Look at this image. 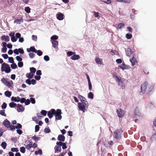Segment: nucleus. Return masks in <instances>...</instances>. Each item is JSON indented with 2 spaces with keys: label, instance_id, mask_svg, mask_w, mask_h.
I'll list each match as a JSON object with an SVG mask.
<instances>
[{
  "label": "nucleus",
  "instance_id": "obj_1",
  "mask_svg": "<svg viewBox=\"0 0 156 156\" xmlns=\"http://www.w3.org/2000/svg\"><path fill=\"white\" fill-rule=\"evenodd\" d=\"M123 132L121 129H116L113 133V137L116 139L120 138Z\"/></svg>",
  "mask_w": 156,
  "mask_h": 156
},
{
  "label": "nucleus",
  "instance_id": "obj_2",
  "mask_svg": "<svg viewBox=\"0 0 156 156\" xmlns=\"http://www.w3.org/2000/svg\"><path fill=\"white\" fill-rule=\"evenodd\" d=\"M2 72L5 71L6 73H9L11 71V69L9 65L5 62L3 63L2 65L1 68Z\"/></svg>",
  "mask_w": 156,
  "mask_h": 156
},
{
  "label": "nucleus",
  "instance_id": "obj_3",
  "mask_svg": "<svg viewBox=\"0 0 156 156\" xmlns=\"http://www.w3.org/2000/svg\"><path fill=\"white\" fill-rule=\"evenodd\" d=\"M147 82L143 83L141 86V91L140 92V95L144 94L145 92L147 87Z\"/></svg>",
  "mask_w": 156,
  "mask_h": 156
},
{
  "label": "nucleus",
  "instance_id": "obj_4",
  "mask_svg": "<svg viewBox=\"0 0 156 156\" xmlns=\"http://www.w3.org/2000/svg\"><path fill=\"white\" fill-rule=\"evenodd\" d=\"M62 113L61 110L60 109H57L56 111L55 110V120H59L62 119Z\"/></svg>",
  "mask_w": 156,
  "mask_h": 156
},
{
  "label": "nucleus",
  "instance_id": "obj_5",
  "mask_svg": "<svg viewBox=\"0 0 156 156\" xmlns=\"http://www.w3.org/2000/svg\"><path fill=\"white\" fill-rule=\"evenodd\" d=\"M79 98L81 100V101L82 102V103L83 104L86 106V107H88V102L86 101V99L83 96L81 95H79Z\"/></svg>",
  "mask_w": 156,
  "mask_h": 156
},
{
  "label": "nucleus",
  "instance_id": "obj_6",
  "mask_svg": "<svg viewBox=\"0 0 156 156\" xmlns=\"http://www.w3.org/2000/svg\"><path fill=\"white\" fill-rule=\"evenodd\" d=\"M117 115L119 118H122L125 115V112L121 109H118L117 111Z\"/></svg>",
  "mask_w": 156,
  "mask_h": 156
},
{
  "label": "nucleus",
  "instance_id": "obj_7",
  "mask_svg": "<svg viewBox=\"0 0 156 156\" xmlns=\"http://www.w3.org/2000/svg\"><path fill=\"white\" fill-rule=\"evenodd\" d=\"M86 107V106L80 102L78 103V107L79 108L81 111H83V112H85Z\"/></svg>",
  "mask_w": 156,
  "mask_h": 156
},
{
  "label": "nucleus",
  "instance_id": "obj_8",
  "mask_svg": "<svg viewBox=\"0 0 156 156\" xmlns=\"http://www.w3.org/2000/svg\"><path fill=\"white\" fill-rule=\"evenodd\" d=\"M55 110L54 109H51L50 111L48 112V115L49 118H51L53 116V115H55Z\"/></svg>",
  "mask_w": 156,
  "mask_h": 156
},
{
  "label": "nucleus",
  "instance_id": "obj_9",
  "mask_svg": "<svg viewBox=\"0 0 156 156\" xmlns=\"http://www.w3.org/2000/svg\"><path fill=\"white\" fill-rule=\"evenodd\" d=\"M139 110L137 107H136L135 110L134 112V116L135 118H139L140 115Z\"/></svg>",
  "mask_w": 156,
  "mask_h": 156
},
{
  "label": "nucleus",
  "instance_id": "obj_10",
  "mask_svg": "<svg viewBox=\"0 0 156 156\" xmlns=\"http://www.w3.org/2000/svg\"><path fill=\"white\" fill-rule=\"evenodd\" d=\"M23 22V20L22 16H20V17H17L16 20L14 21V23H16L17 24H20L21 23Z\"/></svg>",
  "mask_w": 156,
  "mask_h": 156
},
{
  "label": "nucleus",
  "instance_id": "obj_11",
  "mask_svg": "<svg viewBox=\"0 0 156 156\" xmlns=\"http://www.w3.org/2000/svg\"><path fill=\"white\" fill-rule=\"evenodd\" d=\"M126 54V55L130 57L132 54L133 52L131 49L130 48H128L125 49Z\"/></svg>",
  "mask_w": 156,
  "mask_h": 156
},
{
  "label": "nucleus",
  "instance_id": "obj_12",
  "mask_svg": "<svg viewBox=\"0 0 156 156\" xmlns=\"http://www.w3.org/2000/svg\"><path fill=\"white\" fill-rule=\"evenodd\" d=\"M24 110V108L23 107V106L19 104L17 105V110L18 112H23Z\"/></svg>",
  "mask_w": 156,
  "mask_h": 156
},
{
  "label": "nucleus",
  "instance_id": "obj_13",
  "mask_svg": "<svg viewBox=\"0 0 156 156\" xmlns=\"http://www.w3.org/2000/svg\"><path fill=\"white\" fill-rule=\"evenodd\" d=\"M112 76L114 79L115 80L116 82L119 81L120 79H121V77L119 76H118L115 73H114L112 74Z\"/></svg>",
  "mask_w": 156,
  "mask_h": 156
},
{
  "label": "nucleus",
  "instance_id": "obj_14",
  "mask_svg": "<svg viewBox=\"0 0 156 156\" xmlns=\"http://www.w3.org/2000/svg\"><path fill=\"white\" fill-rule=\"evenodd\" d=\"M135 55H134L132 58L130 59V61L131 63L132 66H134L135 64L137 62L136 59L134 57Z\"/></svg>",
  "mask_w": 156,
  "mask_h": 156
},
{
  "label": "nucleus",
  "instance_id": "obj_15",
  "mask_svg": "<svg viewBox=\"0 0 156 156\" xmlns=\"http://www.w3.org/2000/svg\"><path fill=\"white\" fill-rule=\"evenodd\" d=\"M3 125L6 127L8 128L10 125V122L7 119L5 120L3 122Z\"/></svg>",
  "mask_w": 156,
  "mask_h": 156
},
{
  "label": "nucleus",
  "instance_id": "obj_16",
  "mask_svg": "<svg viewBox=\"0 0 156 156\" xmlns=\"http://www.w3.org/2000/svg\"><path fill=\"white\" fill-rule=\"evenodd\" d=\"M27 51L28 52H30V51L34 52L36 53V49L34 47H31L30 48H27Z\"/></svg>",
  "mask_w": 156,
  "mask_h": 156
},
{
  "label": "nucleus",
  "instance_id": "obj_17",
  "mask_svg": "<svg viewBox=\"0 0 156 156\" xmlns=\"http://www.w3.org/2000/svg\"><path fill=\"white\" fill-rule=\"evenodd\" d=\"M136 11L134 9H132V12L130 14V17L132 19H134L135 18V16L136 14Z\"/></svg>",
  "mask_w": 156,
  "mask_h": 156
},
{
  "label": "nucleus",
  "instance_id": "obj_18",
  "mask_svg": "<svg viewBox=\"0 0 156 156\" xmlns=\"http://www.w3.org/2000/svg\"><path fill=\"white\" fill-rule=\"evenodd\" d=\"M65 137L62 135H58V140L60 141H64L65 140Z\"/></svg>",
  "mask_w": 156,
  "mask_h": 156
},
{
  "label": "nucleus",
  "instance_id": "obj_19",
  "mask_svg": "<svg viewBox=\"0 0 156 156\" xmlns=\"http://www.w3.org/2000/svg\"><path fill=\"white\" fill-rule=\"evenodd\" d=\"M1 39L2 40H5L6 42H8L9 41V37L8 36L4 35L1 37Z\"/></svg>",
  "mask_w": 156,
  "mask_h": 156
},
{
  "label": "nucleus",
  "instance_id": "obj_20",
  "mask_svg": "<svg viewBox=\"0 0 156 156\" xmlns=\"http://www.w3.org/2000/svg\"><path fill=\"white\" fill-rule=\"evenodd\" d=\"M80 56L79 55L76 54L74 55L71 57V59L73 60H78L80 58Z\"/></svg>",
  "mask_w": 156,
  "mask_h": 156
},
{
  "label": "nucleus",
  "instance_id": "obj_21",
  "mask_svg": "<svg viewBox=\"0 0 156 156\" xmlns=\"http://www.w3.org/2000/svg\"><path fill=\"white\" fill-rule=\"evenodd\" d=\"M151 142L156 141V133H154L151 136Z\"/></svg>",
  "mask_w": 156,
  "mask_h": 156
},
{
  "label": "nucleus",
  "instance_id": "obj_22",
  "mask_svg": "<svg viewBox=\"0 0 156 156\" xmlns=\"http://www.w3.org/2000/svg\"><path fill=\"white\" fill-rule=\"evenodd\" d=\"M12 101H14L15 102H18L20 101V98L19 97L14 98L13 97H12L11 98Z\"/></svg>",
  "mask_w": 156,
  "mask_h": 156
},
{
  "label": "nucleus",
  "instance_id": "obj_23",
  "mask_svg": "<svg viewBox=\"0 0 156 156\" xmlns=\"http://www.w3.org/2000/svg\"><path fill=\"white\" fill-rule=\"evenodd\" d=\"M52 44L53 47L55 48L56 47H58V42L56 41H52Z\"/></svg>",
  "mask_w": 156,
  "mask_h": 156
},
{
  "label": "nucleus",
  "instance_id": "obj_24",
  "mask_svg": "<svg viewBox=\"0 0 156 156\" xmlns=\"http://www.w3.org/2000/svg\"><path fill=\"white\" fill-rule=\"evenodd\" d=\"M55 152H60L61 151V147L59 146H55Z\"/></svg>",
  "mask_w": 156,
  "mask_h": 156
},
{
  "label": "nucleus",
  "instance_id": "obj_25",
  "mask_svg": "<svg viewBox=\"0 0 156 156\" xmlns=\"http://www.w3.org/2000/svg\"><path fill=\"white\" fill-rule=\"evenodd\" d=\"M63 14L60 13L58 14L57 18L59 20H62L63 19Z\"/></svg>",
  "mask_w": 156,
  "mask_h": 156
},
{
  "label": "nucleus",
  "instance_id": "obj_26",
  "mask_svg": "<svg viewBox=\"0 0 156 156\" xmlns=\"http://www.w3.org/2000/svg\"><path fill=\"white\" fill-rule=\"evenodd\" d=\"M96 62L98 64H101L102 61L101 59H100L99 58L97 57L95 59Z\"/></svg>",
  "mask_w": 156,
  "mask_h": 156
},
{
  "label": "nucleus",
  "instance_id": "obj_27",
  "mask_svg": "<svg viewBox=\"0 0 156 156\" xmlns=\"http://www.w3.org/2000/svg\"><path fill=\"white\" fill-rule=\"evenodd\" d=\"M124 27V24L122 23H119L118 26L116 27L117 29H121L122 27Z\"/></svg>",
  "mask_w": 156,
  "mask_h": 156
},
{
  "label": "nucleus",
  "instance_id": "obj_28",
  "mask_svg": "<svg viewBox=\"0 0 156 156\" xmlns=\"http://www.w3.org/2000/svg\"><path fill=\"white\" fill-rule=\"evenodd\" d=\"M41 155L42 154V151L41 149H39L37 151H36L35 152V155H37L38 154Z\"/></svg>",
  "mask_w": 156,
  "mask_h": 156
},
{
  "label": "nucleus",
  "instance_id": "obj_29",
  "mask_svg": "<svg viewBox=\"0 0 156 156\" xmlns=\"http://www.w3.org/2000/svg\"><path fill=\"white\" fill-rule=\"evenodd\" d=\"M5 94L6 97H9L11 95V93L10 92L7 91L5 92Z\"/></svg>",
  "mask_w": 156,
  "mask_h": 156
},
{
  "label": "nucleus",
  "instance_id": "obj_30",
  "mask_svg": "<svg viewBox=\"0 0 156 156\" xmlns=\"http://www.w3.org/2000/svg\"><path fill=\"white\" fill-rule=\"evenodd\" d=\"M88 97L89 98L93 99L94 98V94L93 93L90 92L88 94Z\"/></svg>",
  "mask_w": 156,
  "mask_h": 156
},
{
  "label": "nucleus",
  "instance_id": "obj_31",
  "mask_svg": "<svg viewBox=\"0 0 156 156\" xmlns=\"http://www.w3.org/2000/svg\"><path fill=\"white\" fill-rule=\"evenodd\" d=\"M5 85L9 87H11L13 85L12 81H11L9 82H7V83H6Z\"/></svg>",
  "mask_w": 156,
  "mask_h": 156
},
{
  "label": "nucleus",
  "instance_id": "obj_32",
  "mask_svg": "<svg viewBox=\"0 0 156 156\" xmlns=\"http://www.w3.org/2000/svg\"><path fill=\"white\" fill-rule=\"evenodd\" d=\"M58 38V37L56 35H53L51 37V39L53 41H56Z\"/></svg>",
  "mask_w": 156,
  "mask_h": 156
},
{
  "label": "nucleus",
  "instance_id": "obj_33",
  "mask_svg": "<svg viewBox=\"0 0 156 156\" xmlns=\"http://www.w3.org/2000/svg\"><path fill=\"white\" fill-rule=\"evenodd\" d=\"M117 82L118 83V85H119L121 86L122 87L123 86L124 83L123 82L122 80V78L121 79H120V80L119 81H119H118Z\"/></svg>",
  "mask_w": 156,
  "mask_h": 156
},
{
  "label": "nucleus",
  "instance_id": "obj_34",
  "mask_svg": "<svg viewBox=\"0 0 156 156\" xmlns=\"http://www.w3.org/2000/svg\"><path fill=\"white\" fill-rule=\"evenodd\" d=\"M16 105V104L13 102H12L9 104V106L11 108H14Z\"/></svg>",
  "mask_w": 156,
  "mask_h": 156
},
{
  "label": "nucleus",
  "instance_id": "obj_35",
  "mask_svg": "<svg viewBox=\"0 0 156 156\" xmlns=\"http://www.w3.org/2000/svg\"><path fill=\"white\" fill-rule=\"evenodd\" d=\"M1 146L4 149H5L7 146V144L5 142H3L1 145Z\"/></svg>",
  "mask_w": 156,
  "mask_h": 156
},
{
  "label": "nucleus",
  "instance_id": "obj_36",
  "mask_svg": "<svg viewBox=\"0 0 156 156\" xmlns=\"http://www.w3.org/2000/svg\"><path fill=\"white\" fill-rule=\"evenodd\" d=\"M12 64L11 65V68L13 69H15L17 68V66L16 63L14 62L12 63Z\"/></svg>",
  "mask_w": 156,
  "mask_h": 156
},
{
  "label": "nucleus",
  "instance_id": "obj_37",
  "mask_svg": "<svg viewBox=\"0 0 156 156\" xmlns=\"http://www.w3.org/2000/svg\"><path fill=\"white\" fill-rule=\"evenodd\" d=\"M120 67L122 69H126V66L124 63H122L120 66Z\"/></svg>",
  "mask_w": 156,
  "mask_h": 156
},
{
  "label": "nucleus",
  "instance_id": "obj_38",
  "mask_svg": "<svg viewBox=\"0 0 156 156\" xmlns=\"http://www.w3.org/2000/svg\"><path fill=\"white\" fill-rule=\"evenodd\" d=\"M30 70L31 72V73H34L36 71V69L34 67H31L30 68Z\"/></svg>",
  "mask_w": 156,
  "mask_h": 156
},
{
  "label": "nucleus",
  "instance_id": "obj_39",
  "mask_svg": "<svg viewBox=\"0 0 156 156\" xmlns=\"http://www.w3.org/2000/svg\"><path fill=\"white\" fill-rule=\"evenodd\" d=\"M132 37V35L131 34H127L126 35V38L128 39H130Z\"/></svg>",
  "mask_w": 156,
  "mask_h": 156
},
{
  "label": "nucleus",
  "instance_id": "obj_40",
  "mask_svg": "<svg viewBox=\"0 0 156 156\" xmlns=\"http://www.w3.org/2000/svg\"><path fill=\"white\" fill-rule=\"evenodd\" d=\"M30 9L29 7H25V10L27 13H29L30 12Z\"/></svg>",
  "mask_w": 156,
  "mask_h": 156
},
{
  "label": "nucleus",
  "instance_id": "obj_41",
  "mask_svg": "<svg viewBox=\"0 0 156 156\" xmlns=\"http://www.w3.org/2000/svg\"><path fill=\"white\" fill-rule=\"evenodd\" d=\"M26 148L27 150H29L32 147V146L29 144H27L26 145H25Z\"/></svg>",
  "mask_w": 156,
  "mask_h": 156
},
{
  "label": "nucleus",
  "instance_id": "obj_42",
  "mask_svg": "<svg viewBox=\"0 0 156 156\" xmlns=\"http://www.w3.org/2000/svg\"><path fill=\"white\" fill-rule=\"evenodd\" d=\"M34 76V74L32 73H30L27 76V77L29 79H31Z\"/></svg>",
  "mask_w": 156,
  "mask_h": 156
},
{
  "label": "nucleus",
  "instance_id": "obj_43",
  "mask_svg": "<svg viewBox=\"0 0 156 156\" xmlns=\"http://www.w3.org/2000/svg\"><path fill=\"white\" fill-rule=\"evenodd\" d=\"M36 53L37 55L39 56L42 55L43 54L42 52L40 50H38L37 51L36 50Z\"/></svg>",
  "mask_w": 156,
  "mask_h": 156
},
{
  "label": "nucleus",
  "instance_id": "obj_44",
  "mask_svg": "<svg viewBox=\"0 0 156 156\" xmlns=\"http://www.w3.org/2000/svg\"><path fill=\"white\" fill-rule=\"evenodd\" d=\"M20 151L23 153H24L25 152V148L24 147H22L20 148Z\"/></svg>",
  "mask_w": 156,
  "mask_h": 156
},
{
  "label": "nucleus",
  "instance_id": "obj_45",
  "mask_svg": "<svg viewBox=\"0 0 156 156\" xmlns=\"http://www.w3.org/2000/svg\"><path fill=\"white\" fill-rule=\"evenodd\" d=\"M8 60L9 62L13 63L14 62L13 58L12 57H9Z\"/></svg>",
  "mask_w": 156,
  "mask_h": 156
},
{
  "label": "nucleus",
  "instance_id": "obj_46",
  "mask_svg": "<svg viewBox=\"0 0 156 156\" xmlns=\"http://www.w3.org/2000/svg\"><path fill=\"white\" fill-rule=\"evenodd\" d=\"M32 138L34 141H37L39 140L40 137H37L36 136H34L32 137Z\"/></svg>",
  "mask_w": 156,
  "mask_h": 156
},
{
  "label": "nucleus",
  "instance_id": "obj_47",
  "mask_svg": "<svg viewBox=\"0 0 156 156\" xmlns=\"http://www.w3.org/2000/svg\"><path fill=\"white\" fill-rule=\"evenodd\" d=\"M11 151L12 152H18L19 150L17 148L13 147L11 148Z\"/></svg>",
  "mask_w": 156,
  "mask_h": 156
},
{
  "label": "nucleus",
  "instance_id": "obj_48",
  "mask_svg": "<svg viewBox=\"0 0 156 156\" xmlns=\"http://www.w3.org/2000/svg\"><path fill=\"white\" fill-rule=\"evenodd\" d=\"M74 53L75 52L69 51L67 52V55L69 56H70L73 55H74Z\"/></svg>",
  "mask_w": 156,
  "mask_h": 156
},
{
  "label": "nucleus",
  "instance_id": "obj_49",
  "mask_svg": "<svg viewBox=\"0 0 156 156\" xmlns=\"http://www.w3.org/2000/svg\"><path fill=\"white\" fill-rule=\"evenodd\" d=\"M5 110H2L0 111V114L2 115L5 116H6V114L5 113Z\"/></svg>",
  "mask_w": 156,
  "mask_h": 156
},
{
  "label": "nucleus",
  "instance_id": "obj_50",
  "mask_svg": "<svg viewBox=\"0 0 156 156\" xmlns=\"http://www.w3.org/2000/svg\"><path fill=\"white\" fill-rule=\"evenodd\" d=\"M22 126L21 124L20 123H17V126H15V128L16 129H21Z\"/></svg>",
  "mask_w": 156,
  "mask_h": 156
},
{
  "label": "nucleus",
  "instance_id": "obj_51",
  "mask_svg": "<svg viewBox=\"0 0 156 156\" xmlns=\"http://www.w3.org/2000/svg\"><path fill=\"white\" fill-rule=\"evenodd\" d=\"M19 53H20L21 54H23L24 53V51L22 48L18 49Z\"/></svg>",
  "mask_w": 156,
  "mask_h": 156
},
{
  "label": "nucleus",
  "instance_id": "obj_52",
  "mask_svg": "<svg viewBox=\"0 0 156 156\" xmlns=\"http://www.w3.org/2000/svg\"><path fill=\"white\" fill-rule=\"evenodd\" d=\"M44 132L46 133H49L51 132V130L49 128H45L44 129Z\"/></svg>",
  "mask_w": 156,
  "mask_h": 156
},
{
  "label": "nucleus",
  "instance_id": "obj_53",
  "mask_svg": "<svg viewBox=\"0 0 156 156\" xmlns=\"http://www.w3.org/2000/svg\"><path fill=\"white\" fill-rule=\"evenodd\" d=\"M16 58L17 60L19 62H21L22 60V59L20 56H17L16 57Z\"/></svg>",
  "mask_w": 156,
  "mask_h": 156
},
{
  "label": "nucleus",
  "instance_id": "obj_54",
  "mask_svg": "<svg viewBox=\"0 0 156 156\" xmlns=\"http://www.w3.org/2000/svg\"><path fill=\"white\" fill-rule=\"evenodd\" d=\"M41 113L44 116H45L47 114V112L44 110H42L41 112Z\"/></svg>",
  "mask_w": 156,
  "mask_h": 156
},
{
  "label": "nucleus",
  "instance_id": "obj_55",
  "mask_svg": "<svg viewBox=\"0 0 156 156\" xmlns=\"http://www.w3.org/2000/svg\"><path fill=\"white\" fill-rule=\"evenodd\" d=\"M18 65L19 67H22L23 66V62H18Z\"/></svg>",
  "mask_w": 156,
  "mask_h": 156
},
{
  "label": "nucleus",
  "instance_id": "obj_56",
  "mask_svg": "<svg viewBox=\"0 0 156 156\" xmlns=\"http://www.w3.org/2000/svg\"><path fill=\"white\" fill-rule=\"evenodd\" d=\"M29 55L30 58H33L34 57L35 55L33 53H30L29 54Z\"/></svg>",
  "mask_w": 156,
  "mask_h": 156
},
{
  "label": "nucleus",
  "instance_id": "obj_57",
  "mask_svg": "<svg viewBox=\"0 0 156 156\" xmlns=\"http://www.w3.org/2000/svg\"><path fill=\"white\" fill-rule=\"evenodd\" d=\"M44 59L46 61H48L49 60L50 58L49 56L48 55H45L44 57Z\"/></svg>",
  "mask_w": 156,
  "mask_h": 156
},
{
  "label": "nucleus",
  "instance_id": "obj_58",
  "mask_svg": "<svg viewBox=\"0 0 156 156\" xmlns=\"http://www.w3.org/2000/svg\"><path fill=\"white\" fill-rule=\"evenodd\" d=\"M39 128H40V127H39V126H38L37 125H36L35 126V132H38L39 130Z\"/></svg>",
  "mask_w": 156,
  "mask_h": 156
},
{
  "label": "nucleus",
  "instance_id": "obj_59",
  "mask_svg": "<svg viewBox=\"0 0 156 156\" xmlns=\"http://www.w3.org/2000/svg\"><path fill=\"white\" fill-rule=\"evenodd\" d=\"M7 106V104L5 103L4 102L3 103V104L2 105L1 107L2 108V109H5L6 108Z\"/></svg>",
  "mask_w": 156,
  "mask_h": 156
},
{
  "label": "nucleus",
  "instance_id": "obj_60",
  "mask_svg": "<svg viewBox=\"0 0 156 156\" xmlns=\"http://www.w3.org/2000/svg\"><path fill=\"white\" fill-rule=\"evenodd\" d=\"M32 120L34 121L37 124L38 123V120L37 119L36 117H33L32 118Z\"/></svg>",
  "mask_w": 156,
  "mask_h": 156
},
{
  "label": "nucleus",
  "instance_id": "obj_61",
  "mask_svg": "<svg viewBox=\"0 0 156 156\" xmlns=\"http://www.w3.org/2000/svg\"><path fill=\"white\" fill-rule=\"evenodd\" d=\"M89 85V89L90 90H91L92 89V86L91 82H88Z\"/></svg>",
  "mask_w": 156,
  "mask_h": 156
},
{
  "label": "nucleus",
  "instance_id": "obj_62",
  "mask_svg": "<svg viewBox=\"0 0 156 156\" xmlns=\"http://www.w3.org/2000/svg\"><path fill=\"white\" fill-rule=\"evenodd\" d=\"M1 81L5 84H6V83H7V81L6 80V79L5 78H2L1 79Z\"/></svg>",
  "mask_w": 156,
  "mask_h": 156
},
{
  "label": "nucleus",
  "instance_id": "obj_63",
  "mask_svg": "<svg viewBox=\"0 0 156 156\" xmlns=\"http://www.w3.org/2000/svg\"><path fill=\"white\" fill-rule=\"evenodd\" d=\"M11 40L13 42H15L17 41V39L14 36L11 37Z\"/></svg>",
  "mask_w": 156,
  "mask_h": 156
},
{
  "label": "nucleus",
  "instance_id": "obj_64",
  "mask_svg": "<svg viewBox=\"0 0 156 156\" xmlns=\"http://www.w3.org/2000/svg\"><path fill=\"white\" fill-rule=\"evenodd\" d=\"M26 105H28L30 104V101L29 99H27L25 102Z\"/></svg>",
  "mask_w": 156,
  "mask_h": 156
}]
</instances>
